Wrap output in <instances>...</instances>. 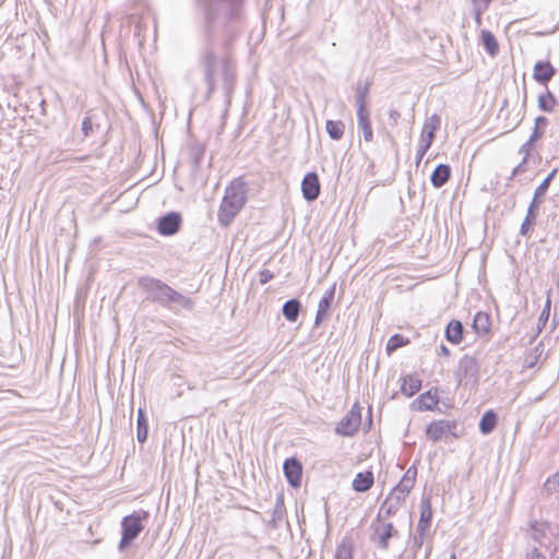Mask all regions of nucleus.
<instances>
[{"instance_id":"1","label":"nucleus","mask_w":559,"mask_h":559,"mask_svg":"<svg viewBox=\"0 0 559 559\" xmlns=\"http://www.w3.org/2000/svg\"><path fill=\"white\" fill-rule=\"evenodd\" d=\"M204 15L203 29L205 44L200 50L199 64L203 72V79L207 86L206 98L215 91L216 79L222 76L226 93L233 88L235 81V67L224 57L218 59L212 48L214 34L228 26L231 21L240 19L242 0H194Z\"/></svg>"},{"instance_id":"2","label":"nucleus","mask_w":559,"mask_h":559,"mask_svg":"<svg viewBox=\"0 0 559 559\" xmlns=\"http://www.w3.org/2000/svg\"><path fill=\"white\" fill-rule=\"evenodd\" d=\"M246 183L240 178L227 186L217 215L221 225L228 226L234 221L246 203Z\"/></svg>"},{"instance_id":"3","label":"nucleus","mask_w":559,"mask_h":559,"mask_svg":"<svg viewBox=\"0 0 559 559\" xmlns=\"http://www.w3.org/2000/svg\"><path fill=\"white\" fill-rule=\"evenodd\" d=\"M148 512L144 510L134 511L124 516L121 521V539L118 545L120 551L124 550L143 531V521L147 520Z\"/></svg>"},{"instance_id":"4","label":"nucleus","mask_w":559,"mask_h":559,"mask_svg":"<svg viewBox=\"0 0 559 559\" xmlns=\"http://www.w3.org/2000/svg\"><path fill=\"white\" fill-rule=\"evenodd\" d=\"M456 427L457 425L454 420H436L427 426L426 436L433 442L447 439L449 436L459 438V435L455 432Z\"/></svg>"},{"instance_id":"5","label":"nucleus","mask_w":559,"mask_h":559,"mask_svg":"<svg viewBox=\"0 0 559 559\" xmlns=\"http://www.w3.org/2000/svg\"><path fill=\"white\" fill-rule=\"evenodd\" d=\"M140 286L145 289L154 300L162 305H167L169 294L166 290L171 289L170 286L152 277L141 278Z\"/></svg>"},{"instance_id":"6","label":"nucleus","mask_w":559,"mask_h":559,"mask_svg":"<svg viewBox=\"0 0 559 559\" xmlns=\"http://www.w3.org/2000/svg\"><path fill=\"white\" fill-rule=\"evenodd\" d=\"M361 421L360 411L353 407L338 423L335 432L340 436H353Z\"/></svg>"},{"instance_id":"7","label":"nucleus","mask_w":559,"mask_h":559,"mask_svg":"<svg viewBox=\"0 0 559 559\" xmlns=\"http://www.w3.org/2000/svg\"><path fill=\"white\" fill-rule=\"evenodd\" d=\"M478 373V364L475 357L469 355H464L457 366L456 370V379L460 383L463 381L475 380Z\"/></svg>"},{"instance_id":"8","label":"nucleus","mask_w":559,"mask_h":559,"mask_svg":"<svg viewBox=\"0 0 559 559\" xmlns=\"http://www.w3.org/2000/svg\"><path fill=\"white\" fill-rule=\"evenodd\" d=\"M301 191L305 200L311 202L319 198L321 186L316 173H307L301 181Z\"/></svg>"},{"instance_id":"9","label":"nucleus","mask_w":559,"mask_h":559,"mask_svg":"<svg viewBox=\"0 0 559 559\" xmlns=\"http://www.w3.org/2000/svg\"><path fill=\"white\" fill-rule=\"evenodd\" d=\"M180 224V214L170 212L158 219L157 230L163 236H171L179 230Z\"/></svg>"},{"instance_id":"10","label":"nucleus","mask_w":559,"mask_h":559,"mask_svg":"<svg viewBox=\"0 0 559 559\" xmlns=\"http://www.w3.org/2000/svg\"><path fill=\"white\" fill-rule=\"evenodd\" d=\"M440 123L441 119L438 115L435 114L428 117L424 122L419 142L431 146L436 131L440 128Z\"/></svg>"},{"instance_id":"11","label":"nucleus","mask_w":559,"mask_h":559,"mask_svg":"<svg viewBox=\"0 0 559 559\" xmlns=\"http://www.w3.org/2000/svg\"><path fill=\"white\" fill-rule=\"evenodd\" d=\"M284 474L287 478V481L294 486L298 487L301 480L302 467L301 464L294 457L287 459L283 465Z\"/></svg>"},{"instance_id":"12","label":"nucleus","mask_w":559,"mask_h":559,"mask_svg":"<svg viewBox=\"0 0 559 559\" xmlns=\"http://www.w3.org/2000/svg\"><path fill=\"white\" fill-rule=\"evenodd\" d=\"M394 533L396 532L394 531L392 523L381 524L374 531L373 542L379 548L385 550L388 549L389 540Z\"/></svg>"},{"instance_id":"13","label":"nucleus","mask_w":559,"mask_h":559,"mask_svg":"<svg viewBox=\"0 0 559 559\" xmlns=\"http://www.w3.org/2000/svg\"><path fill=\"white\" fill-rule=\"evenodd\" d=\"M417 476V468L415 466L408 467V469L405 472L403 478L400 480V483L393 488L397 493L403 495L404 497H407L411 492L412 488L415 485Z\"/></svg>"},{"instance_id":"14","label":"nucleus","mask_w":559,"mask_h":559,"mask_svg":"<svg viewBox=\"0 0 559 559\" xmlns=\"http://www.w3.org/2000/svg\"><path fill=\"white\" fill-rule=\"evenodd\" d=\"M417 476V468L415 466L408 467V469L405 472L403 478L400 480V483L393 488L397 493L403 495L404 497H407L411 492L412 488L415 485Z\"/></svg>"},{"instance_id":"15","label":"nucleus","mask_w":559,"mask_h":559,"mask_svg":"<svg viewBox=\"0 0 559 559\" xmlns=\"http://www.w3.org/2000/svg\"><path fill=\"white\" fill-rule=\"evenodd\" d=\"M555 68L550 64V62H542L538 61L534 66L533 76L538 83H547L555 75Z\"/></svg>"},{"instance_id":"16","label":"nucleus","mask_w":559,"mask_h":559,"mask_svg":"<svg viewBox=\"0 0 559 559\" xmlns=\"http://www.w3.org/2000/svg\"><path fill=\"white\" fill-rule=\"evenodd\" d=\"M432 518L431 502L429 498H423L420 501V518L417 525V532H427Z\"/></svg>"},{"instance_id":"17","label":"nucleus","mask_w":559,"mask_h":559,"mask_svg":"<svg viewBox=\"0 0 559 559\" xmlns=\"http://www.w3.org/2000/svg\"><path fill=\"white\" fill-rule=\"evenodd\" d=\"M451 176V168L447 164L438 165L431 174V183L435 188L443 187Z\"/></svg>"},{"instance_id":"18","label":"nucleus","mask_w":559,"mask_h":559,"mask_svg":"<svg viewBox=\"0 0 559 559\" xmlns=\"http://www.w3.org/2000/svg\"><path fill=\"white\" fill-rule=\"evenodd\" d=\"M445 338L452 344H460L463 340V324L452 320L445 328Z\"/></svg>"},{"instance_id":"19","label":"nucleus","mask_w":559,"mask_h":559,"mask_svg":"<svg viewBox=\"0 0 559 559\" xmlns=\"http://www.w3.org/2000/svg\"><path fill=\"white\" fill-rule=\"evenodd\" d=\"M357 123L359 130L364 134V139L366 142H371L373 140V132L372 127L370 122V112L369 111H361L357 112Z\"/></svg>"},{"instance_id":"20","label":"nucleus","mask_w":559,"mask_h":559,"mask_svg":"<svg viewBox=\"0 0 559 559\" xmlns=\"http://www.w3.org/2000/svg\"><path fill=\"white\" fill-rule=\"evenodd\" d=\"M373 485V474L371 472L358 473L353 480V489L357 492H365Z\"/></svg>"},{"instance_id":"21","label":"nucleus","mask_w":559,"mask_h":559,"mask_svg":"<svg viewBox=\"0 0 559 559\" xmlns=\"http://www.w3.org/2000/svg\"><path fill=\"white\" fill-rule=\"evenodd\" d=\"M369 83L358 84L356 86L355 93V105L357 108V112L369 111L367 108V97L369 94Z\"/></svg>"},{"instance_id":"22","label":"nucleus","mask_w":559,"mask_h":559,"mask_svg":"<svg viewBox=\"0 0 559 559\" xmlns=\"http://www.w3.org/2000/svg\"><path fill=\"white\" fill-rule=\"evenodd\" d=\"M491 321L489 314L479 311L473 320V329L477 334H487L490 331Z\"/></svg>"},{"instance_id":"23","label":"nucleus","mask_w":559,"mask_h":559,"mask_svg":"<svg viewBox=\"0 0 559 559\" xmlns=\"http://www.w3.org/2000/svg\"><path fill=\"white\" fill-rule=\"evenodd\" d=\"M301 309V304L298 299H289L283 305V316L289 322H296Z\"/></svg>"},{"instance_id":"24","label":"nucleus","mask_w":559,"mask_h":559,"mask_svg":"<svg viewBox=\"0 0 559 559\" xmlns=\"http://www.w3.org/2000/svg\"><path fill=\"white\" fill-rule=\"evenodd\" d=\"M481 44L489 56L495 57L498 55L499 45L490 31H481Z\"/></svg>"},{"instance_id":"25","label":"nucleus","mask_w":559,"mask_h":559,"mask_svg":"<svg viewBox=\"0 0 559 559\" xmlns=\"http://www.w3.org/2000/svg\"><path fill=\"white\" fill-rule=\"evenodd\" d=\"M438 402L437 391L432 393L431 390L423 393L416 401V403H418V409L420 411H430L438 404Z\"/></svg>"},{"instance_id":"26","label":"nucleus","mask_w":559,"mask_h":559,"mask_svg":"<svg viewBox=\"0 0 559 559\" xmlns=\"http://www.w3.org/2000/svg\"><path fill=\"white\" fill-rule=\"evenodd\" d=\"M148 426L147 420L142 408L138 411L136 418V439L140 443H144L147 439Z\"/></svg>"},{"instance_id":"27","label":"nucleus","mask_w":559,"mask_h":559,"mask_svg":"<svg viewBox=\"0 0 559 559\" xmlns=\"http://www.w3.org/2000/svg\"><path fill=\"white\" fill-rule=\"evenodd\" d=\"M420 386L421 382L419 379L413 376H407L403 379L401 390L404 395L411 397L420 390Z\"/></svg>"},{"instance_id":"28","label":"nucleus","mask_w":559,"mask_h":559,"mask_svg":"<svg viewBox=\"0 0 559 559\" xmlns=\"http://www.w3.org/2000/svg\"><path fill=\"white\" fill-rule=\"evenodd\" d=\"M285 515V504L282 496H278L276 499V503L274 506L273 512H272V519L270 520L269 524L273 528L278 527L280 522L284 520Z\"/></svg>"},{"instance_id":"29","label":"nucleus","mask_w":559,"mask_h":559,"mask_svg":"<svg viewBox=\"0 0 559 559\" xmlns=\"http://www.w3.org/2000/svg\"><path fill=\"white\" fill-rule=\"evenodd\" d=\"M325 130L331 139L341 140L344 135L345 124L341 120H328Z\"/></svg>"},{"instance_id":"30","label":"nucleus","mask_w":559,"mask_h":559,"mask_svg":"<svg viewBox=\"0 0 559 559\" xmlns=\"http://www.w3.org/2000/svg\"><path fill=\"white\" fill-rule=\"evenodd\" d=\"M497 425V415L492 411L486 412L480 421H479V430L484 435L490 433Z\"/></svg>"},{"instance_id":"31","label":"nucleus","mask_w":559,"mask_h":559,"mask_svg":"<svg viewBox=\"0 0 559 559\" xmlns=\"http://www.w3.org/2000/svg\"><path fill=\"white\" fill-rule=\"evenodd\" d=\"M166 292L169 294L167 304L173 302L186 309L192 308L193 302L189 297L183 296L182 294L178 293L173 288L167 289Z\"/></svg>"},{"instance_id":"32","label":"nucleus","mask_w":559,"mask_h":559,"mask_svg":"<svg viewBox=\"0 0 559 559\" xmlns=\"http://www.w3.org/2000/svg\"><path fill=\"white\" fill-rule=\"evenodd\" d=\"M557 100L550 91H546L545 93L538 96V108L543 111L550 112L554 110Z\"/></svg>"},{"instance_id":"33","label":"nucleus","mask_w":559,"mask_h":559,"mask_svg":"<svg viewBox=\"0 0 559 559\" xmlns=\"http://www.w3.org/2000/svg\"><path fill=\"white\" fill-rule=\"evenodd\" d=\"M334 559H354L352 544L343 540L336 548Z\"/></svg>"},{"instance_id":"34","label":"nucleus","mask_w":559,"mask_h":559,"mask_svg":"<svg viewBox=\"0 0 559 559\" xmlns=\"http://www.w3.org/2000/svg\"><path fill=\"white\" fill-rule=\"evenodd\" d=\"M550 310H551V299L548 296L546 299L544 309L538 318V322H537V332L538 333H540L543 331V329L545 328V325L547 324V322L549 320V316H550Z\"/></svg>"},{"instance_id":"35","label":"nucleus","mask_w":559,"mask_h":559,"mask_svg":"<svg viewBox=\"0 0 559 559\" xmlns=\"http://www.w3.org/2000/svg\"><path fill=\"white\" fill-rule=\"evenodd\" d=\"M331 305H332L331 302L321 298V300L319 301L318 311L316 314V321H314L316 325H319L324 319L328 318Z\"/></svg>"},{"instance_id":"36","label":"nucleus","mask_w":559,"mask_h":559,"mask_svg":"<svg viewBox=\"0 0 559 559\" xmlns=\"http://www.w3.org/2000/svg\"><path fill=\"white\" fill-rule=\"evenodd\" d=\"M557 169L555 168L543 181L542 183L536 188L535 192H534V195L538 199H542L548 188H549V185L551 182V180L555 178L556 174H557Z\"/></svg>"},{"instance_id":"37","label":"nucleus","mask_w":559,"mask_h":559,"mask_svg":"<svg viewBox=\"0 0 559 559\" xmlns=\"http://www.w3.org/2000/svg\"><path fill=\"white\" fill-rule=\"evenodd\" d=\"M405 344H407V341L404 338V336H402L400 334H394L388 341L386 352L392 353V352L396 350L397 348L404 346Z\"/></svg>"},{"instance_id":"38","label":"nucleus","mask_w":559,"mask_h":559,"mask_svg":"<svg viewBox=\"0 0 559 559\" xmlns=\"http://www.w3.org/2000/svg\"><path fill=\"white\" fill-rule=\"evenodd\" d=\"M540 203H542V200L534 195L532 202L528 205L527 213H526V217H528V219H534V221L536 219Z\"/></svg>"},{"instance_id":"39","label":"nucleus","mask_w":559,"mask_h":559,"mask_svg":"<svg viewBox=\"0 0 559 559\" xmlns=\"http://www.w3.org/2000/svg\"><path fill=\"white\" fill-rule=\"evenodd\" d=\"M399 510L390 500L385 499L380 508V514L384 513L386 516L394 514Z\"/></svg>"},{"instance_id":"40","label":"nucleus","mask_w":559,"mask_h":559,"mask_svg":"<svg viewBox=\"0 0 559 559\" xmlns=\"http://www.w3.org/2000/svg\"><path fill=\"white\" fill-rule=\"evenodd\" d=\"M535 142L527 140L519 150V154L523 155L524 158H528L534 147Z\"/></svg>"},{"instance_id":"41","label":"nucleus","mask_w":559,"mask_h":559,"mask_svg":"<svg viewBox=\"0 0 559 559\" xmlns=\"http://www.w3.org/2000/svg\"><path fill=\"white\" fill-rule=\"evenodd\" d=\"M429 147L430 146H428L427 144L419 142L417 153H416V164L417 165L421 162L423 157L425 156V154L427 153Z\"/></svg>"},{"instance_id":"42","label":"nucleus","mask_w":559,"mask_h":559,"mask_svg":"<svg viewBox=\"0 0 559 559\" xmlns=\"http://www.w3.org/2000/svg\"><path fill=\"white\" fill-rule=\"evenodd\" d=\"M534 222H535L534 219H528V217L525 216V218L521 225V229H520L521 235H523V236L527 235L528 231L531 230Z\"/></svg>"},{"instance_id":"43","label":"nucleus","mask_w":559,"mask_h":559,"mask_svg":"<svg viewBox=\"0 0 559 559\" xmlns=\"http://www.w3.org/2000/svg\"><path fill=\"white\" fill-rule=\"evenodd\" d=\"M274 277L273 273L269 270H262L260 273H259V281L261 284H266L267 282H270L272 278Z\"/></svg>"},{"instance_id":"44","label":"nucleus","mask_w":559,"mask_h":559,"mask_svg":"<svg viewBox=\"0 0 559 559\" xmlns=\"http://www.w3.org/2000/svg\"><path fill=\"white\" fill-rule=\"evenodd\" d=\"M528 158H522V162L513 169L510 179H513L518 174L524 173L526 170V163Z\"/></svg>"},{"instance_id":"45","label":"nucleus","mask_w":559,"mask_h":559,"mask_svg":"<svg viewBox=\"0 0 559 559\" xmlns=\"http://www.w3.org/2000/svg\"><path fill=\"white\" fill-rule=\"evenodd\" d=\"M525 559H546L545 556L537 549L533 548L527 551Z\"/></svg>"},{"instance_id":"46","label":"nucleus","mask_w":559,"mask_h":559,"mask_svg":"<svg viewBox=\"0 0 559 559\" xmlns=\"http://www.w3.org/2000/svg\"><path fill=\"white\" fill-rule=\"evenodd\" d=\"M548 124V119L544 116H538L536 119H535V123L534 126L537 127V129H543L545 130V128L547 127Z\"/></svg>"},{"instance_id":"47","label":"nucleus","mask_w":559,"mask_h":559,"mask_svg":"<svg viewBox=\"0 0 559 559\" xmlns=\"http://www.w3.org/2000/svg\"><path fill=\"white\" fill-rule=\"evenodd\" d=\"M543 134H544V130L537 129V127L534 126L533 132L530 135L528 140H531V142H536L537 140H539L543 136Z\"/></svg>"},{"instance_id":"48","label":"nucleus","mask_w":559,"mask_h":559,"mask_svg":"<svg viewBox=\"0 0 559 559\" xmlns=\"http://www.w3.org/2000/svg\"><path fill=\"white\" fill-rule=\"evenodd\" d=\"M82 131L85 136H87L90 134V132L92 131V121L90 118H85L82 121Z\"/></svg>"},{"instance_id":"49","label":"nucleus","mask_w":559,"mask_h":559,"mask_svg":"<svg viewBox=\"0 0 559 559\" xmlns=\"http://www.w3.org/2000/svg\"><path fill=\"white\" fill-rule=\"evenodd\" d=\"M334 295H335V285H333L330 289H328L324 293L322 299L328 300L329 302L332 304L333 299H334Z\"/></svg>"},{"instance_id":"50","label":"nucleus","mask_w":559,"mask_h":559,"mask_svg":"<svg viewBox=\"0 0 559 559\" xmlns=\"http://www.w3.org/2000/svg\"><path fill=\"white\" fill-rule=\"evenodd\" d=\"M427 532H417V535H415L414 537V544L416 547H421L423 543H424V538H425V535H426Z\"/></svg>"},{"instance_id":"51","label":"nucleus","mask_w":559,"mask_h":559,"mask_svg":"<svg viewBox=\"0 0 559 559\" xmlns=\"http://www.w3.org/2000/svg\"><path fill=\"white\" fill-rule=\"evenodd\" d=\"M488 1L489 0H485V3L483 7H480V5L475 7L477 20H479L480 14L488 8Z\"/></svg>"},{"instance_id":"52","label":"nucleus","mask_w":559,"mask_h":559,"mask_svg":"<svg viewBox=\"0 0 559 559\" xmlns=\"http://www.w3.org/2000/svg\"><path fill=\"white\" fill-rule=\"evenodd\" d=\"M389 116H390V119L393 120L394 123H396L400 118V112L395 109H391L389 111Z\"/></svg>"},{"instance_id":"53","label":"nucleus","mask_w":559,"mask_h":559,"mask_svg":"<svg viewBox=\"0 0 559 559\" xmlns=\"http://www.w3.org/2000/svg\"><path fill=\"white\" fill-rule=\"evenodd\" d=\"M386 499L390 500L397 508H400L403 503L400 499L393 497L392 495H389Z\"/></svg>"},{"instance_id":"54","label":"nucleus","mask_w":559,"mask_h":559,"mask_svg":"<svg viewBox=\"0 0 559 559\" xmlns=\"http://www.w3.org/2000/svg\"><path fill=\"white\" fill-rule=\"evenodd\" d=\"M390 495H392L393 497L400 499L402 502L405 501L406 497H404L403 495H400L397 493L394 489H392V491L390 492Z\"/></svg>"},{"instance_id":"55","label":"nucleus","mask_w":559,"mask_h":559,"mask_svg":"<svg viewBox=\"0 0 559 559\" xmlns=\"http://www.w3.org/2000/svg\"><path fill=\"white\" fill-rule=\"evenodd\" d=\"M440 349H441V353L444 356H449L450 355V350H449V348L445 345H441Z\"/></svg>"},{"instance_id":"56","label":"nucleus","mask_w":559,"mask_h":559,"mask_svg":"<svg viewBox=\"0 0 559 559\" xmlns=\"http://www.w3.org/2000/svg\"><path fill=\"white\" fill-rule=\"evenodd\" d=\"M556 317H557V306H555L554 321L556 320Z\"/></svg>"},{"instance_id":"57","label":"nucleus","mask_w":559,"mask_h":559,"mask_svg":"<svg viewBox=\"0 0 559 559\" xmlns=\"http://www.w3.org/2000/svg\"><path fill=\"white\" fill-rule=\"evenodd\" d=\"M451 559H456V556L454 554H452Z\"/></svg>"},{"instance_id":"58","label":"nucleus","mask_w":559,"mask_h":559,"mask_svg":"<svg viewBox=\"0 0 559 559\" xmlns=\"http://www.w3.org/2000/svg\"><path fill=\"white\" fill-rule=\"evenodd\" d=\"M558 559H559V557H558Z\"/></svg>"}]
</instances>
